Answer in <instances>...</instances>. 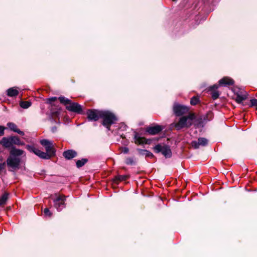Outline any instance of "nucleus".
<instances>
[{"mask_svg":"<svg viewBox=\"0 0 257 257\" xmlns=\"http://www.w3.org/2000/svg\"><path fill=\"white\" fill-rule=\"evenodd\" d=\"M5 128L3 126H0V136H3L4 134Z\"/></svg>","mask_w":257,"mask_h":257,"instance_id":"473e14b6","label":"nucleus"},{"mask_svg":"<svg viewBox=\"0 0 257 257\" xmlns=\"http://www.w3.org/2000/svg\"><path fill=\"white\" fill-rule=\"evenodd\" d=\"M101 118L103 119V124L109 130L110 125L116 120L115 116L111 112L102 111Z\"/></svg>","mask_w":257,"mask_h":257,"instance_id":"7ed1b4c3","label":"nucleus"},{"mask_svg":"<svg viewBox=\"0 0 257 257\" xmlns=\"http://www.w3.org/2000/svg\"><path fill=\"white\" fill-rule=\"evenodd\" d=\"M219 83L222 86L232 85L233 83V81L229 78L224 77L219 80Z\"/></svg>","mask_w":257,"mask_h":257,"instance_id":"dca6fc26","label":"nucleus"},{"mask_svg":"<svg viewBox=\"0 0 257 257\" xmlns=\"http://www.w3.org/2000/svg\"><path fill=\"white\" fill-rule=\"evenodd\" d=\"M154 149L156 153L161 152L166 158H170L172 155V152L170 148L167 146L157 145Z\"/></svg>","mask_w":257,"mask_h":257,"instance_id":"39448f33","label":"nucleus"},{"mask_svg":"<svg viewBox=\"0 0 257 257\" xmlns=\"http://www.w3.org/2000/svg\"><path fill=\"white\" fill-rule=\"evenodd\" d=\"M40 143L45 148L46 153L50 155V158L54 156L55 150L54 149V145L52 142L48 140H42L40 141Z\"/></svg>","mask_w":257,"mask_h":257,"instance_id":"20e7f679","label":"nucleus"},{"mask_svg":"<svg viewBox=\"0 0 257 257\" xmlns=\"http://www.w3.org/2000/svg\"><path fill=\"white\" fill-rule=\"evenodd\" d=\"M44 213L45 215L51 216L52 215V213L50 212V210L48 208H45L44 210Z\"/></svg>","mask_w":257,"mask_h":257,"instance_id":"7c9ffc66","label":"nucleus"},{"mask_svg":"<svg viewBox=\"0 0 257 257\" xmlns=\"http://www.w3.org/2000/svg\"><path fill=\"white\" fill-rule=\"evenodd\" d=\"M173 110L176 115L180 116L186 113L188 109V108L185 106L176 104L174 106Z\"/></svg>","mask_w":257,"mask_h":257,"instance_id":"9d476101","label":"nucleus"},{"mask_svg":"<svg viewBox=\"0 0 257 257\" xmlns=\"http://www.w3.org/2000/svg\"><path fill=\"white\" fill-rule=\"evenodd\" d=\"M122 152L124 154H126L128 152V149L127 148H124L122 150Z\"/></svg>","mask_w":257,"mask_h":257,"instance_id":"f704fd0d","label":"nucleus"},{"mask_svg":"<svg viewBox=\"0 0 257 257\" xmlns=\"http://www.w3.org/2000/svg\"><path fill=\"white\" fill-rule=\"evenodd\" d=\"M217 88H218V86L217 85H214L210 87V89L211 90L216 89H217Z\"/></svg>","mask_w":257,"mask_h":257,"instance_id":"c9c22d12","label":"nucleus"},{"mask_svg":"<svg viewBox=\"0 0 257 257\" xmlns=\"http://www.w3.org/2000/svg\"><path fill=\"white\" fill-rule=\"evenodd\" d=\"M246 98V96L245 95H240L237 94L236 97L235 98V101L238 103H240L242 102L243 100H245Z\"/></svg>","mask_w":257,"mask_h":257,"instance_id":"412c9836","label":"nucleus"},{"mask_svg":"<svg viewBox=\"0 0 257 257\" xmlns=\"http://www.w3.org/2000/svg\"><path fill=\"white\" fill-rule=\"evenodd\" d=\"M63 155L66 159L70 160L75 157L77 156V153L72 150H69L65 151Z\"/></svg>","mask_w":257,"mask_h":257,"instance_id":"ddd939ff","label":"nucleus"},{"mask_svg":"<svg viewBox=\"0 0 257 257\" xmlns=\"http://www.w3.org/2000/svg\"><path fill=\"white\" fill-rule=\"evenodd\" d=\"M1 144L6 148H10L13 146L10 138H4L1 141Z\"/></svg>","mask_w":257,"mask_h":257,"instance_id":"f3484780","label":"nucleus"},{"mask_svg":"<svg viewBox=\"0 0 257 257\" xmlns=\"http://www.w3.org/2000/svg\"><path fill=\"white\" fill-rule=\"evenodd\" d=\"M126 178L127 177L124 175L118 176L115 177V178L113 179V181L116 182L117 181H123L126 180Z\"/></svg>","mask_w":257,"mask_h":257,"instance_id":"a878e982","label":"nucleus"},{"mask_svg":"<svg viewBox=\"0 0 257 257\" xmlns=\"http://www.w3.org/2000/svg\"><path fill=\"white\" fill-rule=\"evenodd\" d=\"M211 96L213 99H216L219 96V93L217 91H213L211 93Z\"/></svg>","mask_w":257,"mask_h":257,"instance_id":"bb28decb","label":"nucleus"},{"mask_svg":"<svg viewBox=\"0 0 257 257\" xmlns=\"http://www.w3.org/2000/svg\"><path fill=\"white\" fill-rule=\"evenodd\" d=\"M20 160L19 158L10 156L7 160V165L13 170L19 168Z\"/></svg>","mask_w":257,"mask_h":257,"instance_id":"6e6552de","label":"nucleus"},{"mask_svg":"<svg viewBox=\"0 0 257 257\" xmlns=\"http://www.w3.org/2000/svg\"><path fill=\"white\" fill-rule=\"evenodd\" d=\"M208 143V141L207 139L200 138L198 139V141H193L192 142L191 145L195 149L199 148L200 146H205Z\"/></svg>","mask_w":257,"mask_h":257,"instance_id":"9b49d317","label":"nucleus"},{"mask_svg":"<svg viewBox=\"0 0 257 257\" xmlns=\"http://www.w3.org/2000/svg\"><path fill=\"white\" fill-rule=\"evenodd\" d=\"M5 166V163H1L0 164V171L4 169Z\"/></svg>","mask_w":257,"mask_h":257,"instance_id":"72a5a7b5","label":"nucleus"},{"mask_svg":"<svg viewBox=\"0 0 257 257\" xmlns=\"http://www.w3.org/2000/svg\"><path fill=\"white\" fill-rule=\"evenodd\" d=\"M19 94V91L15 88L12 87L7 90V94L10 97L16 96Z\"/></svg>","mask_w":257,"mask_h":257,"instance_id":"a211bd4d","label":"nucleus"},{"mask_svg":"<svg viewBox=\"0 0 257 257\" xmlns=\"http://www.w3.org/2000/svg\"><path fill=\"white\" fill-rule=\"evenodd\" d=\"M125 163L127 165H133L134 164V161L133 158H128L126 159Z\"/></svg>","mask_w":257,"mask_h":257,"instance_id":"c85d7f7f","label":"nucleus"},{"mask_svg":"<svg viewBox=\"0 0 257 257\" xmlns=\"http://www.w3.org/2000/svg\"><path fill=\"white\" fill-rule=\"evenodd\" d=\"M59 99L62 103L66 105V108L69 111L79 113L82 112V107L78 103L72 102L70 100L64 97H60Z\"/></svg>","mask_w":257,"mask_h":257,"instance_id":"f03ea898","label":"nucleus"},{"mask_svg":"<svg viewBox=\"0 0 257 257\" xmlns=\"http://www.w3.org/2000/svg\"><path fill=\"white\" fill-rule=\"evenodd\" d=\"M66 197L63 195H57L56 198L54 200V206L58 210H60L64 207V203Z\"/></svg>","mask_w":257,"mask_h":257,"instance_id":"1a4fd4ad","label":"nucleus"},{"mask_svg":"<svg viewBox=\"0 0 257 257\" xmlns=\"http://www.w3.org/2000/svg\"><path fill=\"white\" fill-rule=\"evenodd\" d=\"M138 151H139L140 153L144 154L147 157H153L154 156L153 154L152 153H151L147 150H138Z\"/></svg>","mask_w":257,"mask_h":257,"instance_id":"393cba45","label":"nucleus"},{"mask_svg":"<svg viewBox=\"0 0 257 257\" xmlns=\"http://www.w3.org/2000/svg\"><path fill=\"white\" fill-rule=\"evenodd\" d=\"M194 119V114H190L188 116H183L175 124V127L178 130L184 127H188L192 125Z\"/></svg>","mask_w":257,"mask_h":257,"instance_id":"f257e3e1","label":"nucleus"},{"mask_svg":"<svg viewBox=\"0 0 257 257\" xmlns=\"http://www.w3.org/2000/svg\"><path fill=\"white\" fill-rule=\"evenodd\" d=\"M12 146L13 145H23L24 144L21 143L20 139L17 137H10Z\"/></svg>","mask_w":257,"mask_h":257,"instance_id":"6ab92c4d","label":"nucleus"},{"mask_svg":"<svg viewBox=\"0 0 257 257\" xmlns=\"http://www.w3.org/2000/svg\"><path fill=\"white\" fill-rule=\"evenodd\" d=\"M8 126L10 128V129L15 132L18 133L20 135H24V133L23 132L20 131L18 128L17 125L13 123V122H9L7 124Z\"/></svg>","mask_w":257,"mask_h":257,"instance_id":"2eb2a0df","label":"nucleus"},{"mask_svg":"<svg viewBox=\"0 0 257 257\" xmlns=\"http://www.w3.org/2000/svg\"><path fill=\"white\" fill-rule=\"evenodd\" d=\"M198 98L196 97H192L190 100V103L192 105H195L198 103Z\"/></svg>","mask_w":257,"mask_h":257,"instance_id":"cd10ccee","label":"nucleus"},{"mask_svg":"<svg viewBox=\"0 0 257 257\" xmlns=\"http://www.w3.org/2000/svg\"><path fill=\"white\" fill-rule=\"evenodd\" d=\"M102 111L98 110H88L87 112V117L89 120L96 121L102 116Z\"/></svg>","mask_w":257,"mask_h":257,"instance_id":"0eeeda50","label":"nucleus"},{"mask_svg":"<svg viewBox=\"0 0 257 257\" xmlns=\"http://www.w3.org/2000/svg\"><path fill=\"white\" fill-rule=\"evenodd\" d=\"M11 156L14 157L16 156H20L24 154V152L20 149H18L15 148H12L10 151Z\"/></svg>","mask_w":257,"mask_h":257,"instance_id":"4468645a","label":"nucleus"},{"mask_svg":"<svg viewBox=\"0 0 257 257\" xmlns=\"http://www.w3.org/2000/svg\"><path fill=\"white\" fill-rule=\"evenodd\" d=\"M56 99H57V97H52V98H49L48 99V102L49 103H51L52 102L56 100Z\"/></svg>","mask_w":257,"mask_h":257,"instance_id":"2f4dec72","label":"nucleus"},{"mask_svg":"<svg viewBox=\"0 0 257 257\" xmlns=\"http://www.w3.org/2000/svg\"><path fill=\"white\" fill-rule=\"evenodd\" d=\"M163 128V127L160 125H156L148 128L147 132L150 135H154L160 132Z\"/></svg>","mask_w":257,"mask_h":257,"instance_id":"f8f14e48","label":"nucleus"},{"mask_svg":"<svg viewBox=\"0 0 257 257\" xmlns=\"http://www.w3.org/2000/svg\"><path fill=\"white\" fill-rule=\"evenodd\" d=\"M31 105V103L29 101H23L20 103L21 107L26 109L29 108Z\"/></svg>","mask_w":257,"mask_h":257,"instance_id":"b1692460","label":"nucleus"},{"mask_svg":"<svg viewBox=\"0 0 257 257\" xmlns=\"http://www.w3.org/2000/svg\"><path fill=\"white\" fill-rule=\"evenodd\" d=\"M87 162V160L86 159H82L81 160H78L76 162V166L78 168H80L83 166Z\"/></svg>","mask_w":257,"mask_h":257,"instance_id":"5701e85b","label":"nucleus"},{"mask_svg":"<svg viewBox=\"0 0 257 257\" xmlns=\"http://www.w3.org/2000/svg\"><path fill=\"white\" fill-rule=\"evenodd\" d=\"M26 148L29 151L33 152L35 154L41 158L45 159H49L50 158V155L34 148L33 146L27 145Z\"/></svg>","mask_w":257,"mask_h":257,"instance_id":"423d86ee","label":"nucleus"},{"mask_svg":"<svg viewBox=\"0 0 257 257\" xmlns=\"http://www.w3.org/2000/svg\"><path fill=\"white\" fill-rule=\"evenodd\" d=\"M135 143L136 144H147V140L144 138H138L136 139Z\"/></svg>","mask_w":257,"mask_h":257,"instance_id":"4be33fe9","label":"nucleus"},{"mask_svg":"<svg viewBox=\"0 0 257 257\" xmlns=\"http://www.w3.org/2000/svg\"><path fill=\"white\" fill-rule=\"evenodd\" d=\"M251 106H257V99H251L250 100Z\"/></svg>","mask_w":257,"mask_h":257,"instance_id":"c756f323","label":"nucleus"},{"mask_svg":"<svg viewBox=\"0 0 257 257\" xmlns=\"http://www.w3.org/2000/svg\"><path fill=\"white\" fill-rule=\"evenodd\" d=\"M8 198V194L5 193L1 198H0V206L4 205L6 203L7 200Z\"/></svg>","mask_w":257,"mask_h":257,"instance_id":"aec40b11","label":"nucleus"}]
</instances>
